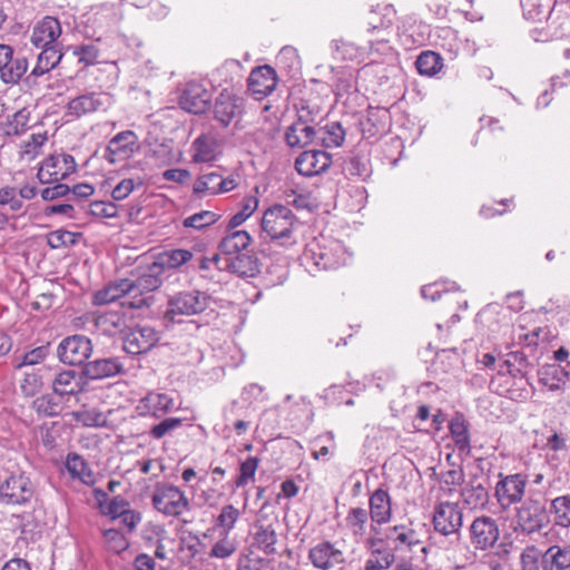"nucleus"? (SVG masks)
<instances>
[{"label": "nucleus", "mask_w": 570, "mask_h": 570, "mask_svg": "<svg viewBox=\"0 0 570 570\" xmlns=\"http://www.w3.org/2000/svg\"><path fill=\"white\" fill-rule=\"evenodd\" d=\"M119 301L125 317L140 316L142 308V283L136 279L121 278L110 282L92 296L96 306L107 305Z\"/></svg>", "instance_id": "nucleus-1"}, {"label": "nucleus", "mask_w": 570, "mask_h": 570, "mask_svg": "<svg viewBox=\"0 0 570 570\" xmlns=\"http://www.w3.org/2000/svg\"><path fill=\"white\" fill-rule=\"evenodd\" d=\"M298 224L293 212L284 205H275L264 212L261 227L266 235L279 245L289 246L296 243L295 225Z\"/></svg>", "instance_id": "nucleus-2"}, {"label": "nucleus", "mask_w": 570, "mask_h": 570, "mask_svg": "<svg viewBox=\"0 0 570 570\" xmlns=\"http://www.w3.org/2000/svg\"><path fill=\"white\" fill-rule=\"evenodd\" d=\"M304 258L320 271H331L345 265L350 255L341 240L322 238L307 245Z\"/></svg>", "instance_id": "nucleus-3"}, {"label": "nucleus", "mask_w": 570, "mask_h": 570, "mask_svg": "<svg viewBox=\"0 0 570 570\" xmlns=\"http://www.w3.org/2000/svg\"><path fill=\"white\" fill-rule=\"evenodd\" d=\"M153 508L166 518L180 519L191 510V502L186 493L178 487L157 482L150 494Z\"/></svg>", "instance_id": "nucleus-4"}, {"label": "nucleus", "mask_w": 570, "mask_h": 570, "mask_svg": "<svg viewBox=\"0 0 570 570\" xmlns=\"http://www.w3.org/2000/svg\"><path fill=\"white\" fill-rule=\"evenodd\" d=\"M209 295L200 291H186L176 294L167 302L164 318L168 322H180L176 316H191L203 313L209 306Z\"/></svg>", "instance_id": "nucleus-5"}, {"label": "nucleus", "mask_w": 570, "mask_h": 570, "mask_svg": "<svg viewBox=\"0 0 570 570\" xmlns=\"http://www.w3.org/2000/svg\"><path fill=\"white\" fill-rule=\"evenodd\" d=\"M432 524L438 533L444 537L453 535L460 540L463 525L462 508L456 502L436 503L433 509Z\"/></svg>", "instance_id": "nucleus-6"}, {"label": "nucleus", "mask_w": 570, "mask_h": 570, "mask_svg": "<svg viewBox=\"0 0 570 570\" xmlns=\"http://www.w3.org/2000/svg\"><path fill=\"white\" fill-rule=\"evenodd\" d=\"M212 112L214 120L226 128L242 119L245 112V100L235 92L224 89L215 98Z\"/></svg>", "instance_id": "nucleus-7"}, {"label": "nucleus", "mask_w": 570, "mask_h": 570, "mask_svg": "<svg viewBox=\"0 0 570 570\" xmlns=\"http://www.w3.org/2000/svg\"><path fill=\"white\" fill-rule=\"evenodd\" d=\"M35 495V487L24 473L10 474L0 482V502L7 505H24Z\"/></svg>", "instance_id": "nucleus-8"}, {"label": "nucleus", "mask_w": 570, "mask_h": 570, "mask_svg": "<svg viewBox=\"0 0 570 570\" xmlns=\"http://www.w3.org/2000/svg\"><path fill=\"white\" fill-rule=\"evenodd\" d=\"M500 480L494 489V497L498 503L503 508H510L520 503L524 497L528 478L522 473L503 475L499 474Z\"/></svg>", "instance_id": "nucleus-9"}, {"label": "nucleus", "mask_w": 570, "mask_h": 570, "mask_svg": "<svg viewBox=\"0 0 570 570\" xmlns=\"http://www.w3.org/2000/svg\"><path fill=\"white\" fill-rule=\"evenodd\" d=\"M29 68L22 53H16L9 45H0V80L4 85H18Z\"/></svg>", "instance_id": "nucleus-10"}, {"label": "nucleus", "mask_w": 570, "mask_h": 570, "mask_svg": "<svg viewBox=\"0 0 570 570\" xmlns=\"http://www.w3.org/2000/svg\"><path fill=\"white\" fill-rule=\"evenodd\" d=\"M76 169L77 163L71 155H50L42 161L37 177L41 184H52L66 179Z\"/></svg>", "instance_id": "nucleus-11"}, {"label": "nucleus", "mask_w": 570, "mask_h": 570, "mask_svg": "<svg viewBox=\"0 0 570 570\" xmlns=\"http://www.w3.org/2000/svg\"><path fill=\"white\" fill-rule=\"evenodd\" d=\"M57 352L62 363L82 365L91 355V341L85 335H72L60 342Z\"/></svg>", "instance_id": "nucleus-12"}, {"label": "nucleus", "mask_w": 570, "mask_h": 570, "mask_svg": "<svg viewBox=\"0 0 570 570\" xmlns=\"http://www.w3.org/2000/svg\"><path fill=\"white\" fill-rule=\"evenodd\" d=\"M469 533L471 544L476 550H487L495 544L500 535V530L493 518L482 515L472 521Z\"/></svg>", "instance_id": "nucleus-13"}, {"label": "nucleus", "mask_w": 570, "mask_h": 570, "mask_svg": "<svg viewBox=\"0 0 570 570\" xmlns=\"http://www.w3.org/2000/svg\"><path fill=\"white\" fill-rule=\"evenodd\" d=\"M358 127L365 139H379L391 127V115L383 107H368L366 114L358 120Z\"/></svg>", "instance_id": "nucleus-14"}, {"label": "nucleus", "mask_w": 570, "mask_h": 570, "mask_svg": "<svg viewBox=\"0 0 570 570\" xmlns=\"http://www.w3.org/2000/svg\"><path fill=\"white\" fill-rule=\"evenodd\" d=\"M111 105V96L107 92H86L72 98L67 105V115L80 118L87 114L106 110Z\"/></svg>", "instance_id": "nucleus-15"}, {"label": "nucleus", "mask_w": 570, "mask_h": 570, "mask_svg": "<svg viewBox=\"0 0 570 570\" xmlns=\"http://www.w3.org/2000/svg\"><path fill=\"white\" fill-rule=\"evenodd\" d=\"M307 558L317 570H332L345 563L344 552L327 540L313 546L308 550Z\"/></svg>", "instance_id": "nucleus-16"}, {"label": "nucleus", "mask_w": 570, "mask_h": 570, "mask_svg": "<svg viewBox=\"0 0 570 570\" xmlns=\"http://www.w3.org/2000/svg\"><path fill=\"white\" fill-rule=\"evenodd\" d=\"M518 522L524 532L534 533L546 528L550 523V518L540 501L530 500L518 511Z\"/></svg>", "instance_id": "nucleus-17"}, {"label": "nucleus", "mask_w": 570, "mask_h": 570, "mask_svg": "<svg viewBox=\"0 0 570 570\" xmlns=\"http://www.w3.org/2000/svg\"><path fill=\"white\" fill-rule=\"evenodd\" d=\"M210 100L212 94L204 85L190 81L179 97V105L186 111L198 115L208 109Z\"/></svg>", "instance_id": "nucleus-18"}, {"label": "nucleus", "mask_w": 570, "mask_h": 570, "mask_svg": "<svg viewBox=\"0 0 570 570\" xmlns=\"http://www.w3.org/2000/svg\"><path fill=\"white\" fill-rule=\"evenodd\" d=\"M332 165V156L325 150H305L295 160V169L305 177L326 171Z\"/></svg>", "instance_id": "nucleus-19"}, {"label": "nucleus", "mask_w": 570, "mask_h": 570, "mask_svg": "<svg viewBox=\"0 0 570 570\" xmlns=\"http://www.w3.org/2000/svg\"><path fill=\"white\" fill-rule=\"evenodd\" d=\"M248 90L256 99H263L271 95L277 86V75L268 65L256 67L252 70L248 80Z\"/></svg>", "instance_id": "nucleus-20"}, {"label": "nucleus", "mask_w": 570, "mask_h": 570, "mask_svg": "<svg viewBox=\"0 0 570 570\" xmlns=\"http://www.w3.org/2000/svg\"><path fill=\"white\" fill-rule=\"evenodd\" d=\"M138 149L139 144L136 134L134 131L126 130L117 134L112 139H110L105 157L109 163L115 164L129 158Z\"/></svg>", "instance_id": "nucleus-21"}, {"label": "nucleus", "mask_w": 570, "mask_h": 570, "mask_svg": "<svg viewBox=\"0 0 570 570\" xmlns=\"http://www.w3.org/2000/svg\"><path fill=\"white\" fill-rule=\"evenodd\" d=\"M61 33L60 21L55 17L46 16L35 24L30 41L35 47L60 45L58 38Z\"/></svg>", "instance_id": "nucleus-22"}, {"label": "nucleus", "mask_w": 570, "mask_h": 570, "mask_svg": "<svg viewBox=\"0 0 570 570\" xmlns=\"http://www.w3.org/2000/svg\"><path fill=\"white\" fill-rule=\"evenodd\" d=\"M370 517L372 522L382 525L392 519V501L389 492L382 488L376 489L370 497Z\"/></svg>", "instance_id": "nucleus-23"}, {"label": "nucleus", "mask_w": 570, "mask_h": 570, "mask_svg": "<svg viewBox=\"0 0 570 570\" xmlns=\"http://www.w3.org/2000/svg\"><path fill=\"white\" fill-rule=\"evenodd\" d=\"M40 48L41 52L38 55L37 63L28 75L27 80H36L37 78L55 69L63 57L60 45H51Z\"/></svg>", "instance_id": "nucleus-24"}, {"label": "nucleus", "mask_w": 570, "mask_h": 570, "mask_svg": "<svg viewBox=\"0 0 570 570\" xmlns=\"http://www.w3.org/2000/svg\"><path fill=\"white\" fill-rule=\"evenodd\" d=\"M317 127L294 121L284 134V139L289 148H304L317 140Z\"/></svg>", "instance_id": "nucleus-25"}, {"label": "nucleus", "mask_w": 570, "mask_h": 570, "mask_svg": "<svg viewBox=\"0 0 570 570\" xmlns=\"http://www.w3.org/2000/svg\"><path fill=\"white\" fill-rule=\"evenodd\" d=\"M175 161L173 141L164 139L155 142L145 139V163L154 166H166Z\"/></svg>", "instance_id": "nucleus-26"}, {"label": "nucleus", "mask_w": 570, "mask_h": 570, "mask_svg": "<svg viewBox=\"0 0 570 570\" xmlns=\"http://www.w3.org/2000/svg\"><path fill=\"white\" fill-rule=\"evenodd\" d=\"M539 382L550 392H562L570 382L569 372L557 364H549L539 371Z\"/></svg>", "instance_id": "nucleus-27"}, {"label": "nucleus", "mask_w": 570, "mask_h": 570, "mask_svg": "<svg viewBox=\"0 0 570 570\" xmlns=\"http://www.w3.org/2000/svg\"><path fill=\"white\" fill-rule=\"evenodd\" d=\"M222 268L242 278L255 277L259 273L258 259L247 254L226 258Z\"/></svg>", "instance_id": "nucleus-28"}, {"label": "nucleus", "mask_w": 570, "mask_h": 570, "mask_svg": "<svg viewBox=\"0 0 570 570\" xmlns=\"http://www.w3.org/2000/svg\"><path fill=\"white\" fill-rule=\"evenodd\" d=\"M122 371V364L116 357L97 358L83 366V374L90 380H104Z\"/></svg>", "instance_id": "nucleus-29"}, {"label": "nucleus", "mask_w": 570, "mask_h": 570, "mask_svg": "<svg viewBox=\"0 0 570 570\" xmlns=\"http://www.w3.org/2000/svg\"><path fill=\"white\" fill-rule=\"evenodd\" d=\"M449 430L456 450L463 454L471 452L469 423L462 413H455L449 422Z\"/></svg>", "instance_id": "nucleus-30"}, {"label": "nucleus", "mask_w": 570, "mask_h": 570, "mask_svg": "<svg viewBox=\"0 0 570 570\" xmlns=\"http://www.w3.org/2000/svg\"><path fill=\"white\" fill-rule=\"evenodd\" d=\"M217 139L212 134L199 135L191 144V158L194 163H209L217 156Z\"/></svg>", "instance_id": "nucleus-31"}, {"label": "nucleus", "mask_w": 570, "mask_h": 570, "mask_svg": "<svg viewBox=\"0 0 570 570\" xmlns=\"http://www.w3.org/2000/svg\"><path fill=\"white\" fill-rule=\"evenodd\" d=\"M252 242L250 235L246 230L227 229V234L218 244V249L224 255H235L246 249Z\"/></svg>", "instance_id": "nucleus-32"}, {"label": "nucleus", "mask_w": 570, "mask_h": 570, "mask_svg": "<svg viewBox=\"0 0 570 570\" xmlns=\"http://www.w3.org/2000/svg\"><path fill=\"white\" fill-rule=\"evenodd\" d=\"M81 377L73 370L58 373L52 382L53 393L60 397L76 395L81 391Z\"/></svg>", "instance_id": "nucleus-33"}, {"label": "nucleus", "mask_w": 570, "mask_h": 570, "mask_svg": "<svg viewBox=\"0 0 570 570\" xmlns=\"http://www.w3.org/2000/svg\"><path fill=\"white\" fill-rule=\"evenodd\" d=\"M529 365H530V363H529L528 356L523 352H521V351L510 352L509 354H507V357L504 358V361H502L498 365V374L499 375L509 374L513 379L524 377Z\"/></svg>", "instance_id": "nucleus-34"}, {"label": "nucleus", "mask_w": 570, "mask_h": 570, "mask_svg": "<svg viewBox=\"0 0 570 570\" xmlns=\"http://www.w3.org/2000/svg\"><path fill=\"white\" fill-rule=\"evenodd\" d=\"M316 144L325 148L341 147L345 140L346 131L338 121H331L324 126L317 127Z\"/></svg>", "instance_id": "nucleus-35"}, {"label": "nucleus", "mask_w": 570, "mask_h": 570, "mask_svg": "<svg viewBox=\"0 0 570 570\" xmlns=\"http://www.w3.org/2000/svg\"><path fill=\"white\" fill-rule=\"evenodd\" d=\"M386 539L394 544V549L396 550L402 548L412 550L414 546L420 543L416 531L404 524L389 528Z\"/></svg>", "instance_id": "nucleus-36"}, {"label": "nucleus", "mask_w": 570, "mask_h": 570, "mask_svg": "<svg viewBox=\"0 0 570 570\" xmlns=\"http://www.w3.org/2000/svg\"><path fill=\"white\" fill-rule=\"evenodd\" d=\"M94 494L101 513L110 517L112 520L118 519L126 510H128L129 503L120 497H115L109 500L108 494L100 489H95Z\"/></svg>", "instance_id": "nucleus-37"}, {"label": "nucleus", "mask_w": 570, "mask_h": 570, "mask_svg": "<svg viewBox=\"0 0 570 570\" xmlns=\"http://www.w3.org/2000/svg\"><path fill=\"white\" fill-rule=\"evenodd\" d=\"M66 469L72 479H78L85 484L95 483L94 472L79 454L72 452L67 455Z\"/></svg>", "instance_id": "nucleus-38"}, {"label": "nucleus", "mask_w": 570, "mask_h": 570, "mask_svg": "<svg viewBox=\"0 0 570 570\" xmlns=\"http://www.w3.org/2000/svg\"><path fill=\"white\" fill-rule=\"evenodd\" d=\"M175 407L174 399L166 393L149 392L145 395V414L159 417Z\"/></svg>", "instance_id": "nucleus-39"}, {"label": "nucleus", "mask_w": 570, "mask_h": 570, "mask_svg": "<svg viewBox=\"0 0 570 570\" xmlns=\"http://www.w3.org/2000/svg\"><path fill=\"white\" fill-rule=\"evenodd\" d=\"M59 396L53 394H43L36 397L32 401L31 409L39 415L43 417H56L59 416L63 410L61 401L58 399Z\"/></svg>", "instance_id": "nucleus-40"}, {"label": "nucleus", "mask_w": 570, "mask_h": 570, "mask_svg": "<svg viewBox=\"0 0 570 570\" xmlns=\"http://www.w3.org/2000/svg\"><path fill=\"white\" fill-rule=\"evenodd\" d=\"M277 534L272 525H257L253 544L266 556L276 553Z\"/></svg>", "instance_id": "nucleus-41"}, {"label": "nucleus", "mask_w": 570, "mask_h": 570, "mask_svg": "<svg viewBox=\"0 0 570 570\" xmlns=\"http://www.w3.org/2000/svg\"><path fill=\"white\" fill-rule=\"evenodd\" d=\"M296 110V120L308 126L317 125L318 119L322 118V108L318 104L307 99H299L294 105Z\"/></svg>", "instance_id": "nucleus-42"}, {"label": "nucleus", "mask_w": 570, "mask_h": 570, "mask_svg": "<svg viewBox=\"0 0 570 570\" xmlns=\"http://www.w3.org/2000/svg\"><path fill=\"white\" fill-rule=\"evenodd\" d=\"M465 505L469 508L484 507L489 500L488 490L473 481L469 482L460 492Z\"/></svg>", "instance_id": "nucleus-43"}, {"label": "nucleus", "mask_w": 570, "mask_h": 570, "mask_svg": "<svg viewBox=\"0 0 570 570\" xmlns=\"http://www.w3.org/2000/svg\"><path fill=\"white\" fill-rule=\"evenodd\" d=\"M193 258V253L187 249H171L157 255L156 263L164 269L178 268Z\"/></svg>", "instance_id": "nucleus-44"}, {"label": "nucleus", "mask_w": 570, "mask_h": 570, "mask_svg": "<svg viewBox=\"0 0 570 570\" xmlns=\"http://www.w3.org/2000/svg\"><path fill=\"white\" fill-rule=\"evenodd\" d=\"M415 67L420 75L432 77L442 69L443 59L439 53L426 50L419 55Z\"/></svg>", "instance_id": "nucleus-45"}, {"label": "nucleus", "mask_w": 570, "mask_h": 570, "mask_svg": "<svg viewBox=\"0 0 570 570\" xmlns=\"http://www.w3.org/2000/svg\"><path fill=\"white\" fill-rule=\"evenodd\" d=\"M550 513L553 514L554 524L570 527V494H563L551 500Z\"/></svg>", "instance_id": "nucleus-46"}, {"label": "nucleus", "mask_w": 570, "mask_h": 570, "mask_svg": "<svg viewBox=\"0 0 570 570\" xmlns=\"http://www.w3.org/2000/svg\"><path fill=\"white\" fill-rule=\"evenodd\" d=\"M240 514V511L233 504L223 505L220 512L215 518L214 531L218 530L219 533H229L235 528Z\"/></svg>", "instance_id": "nucleus-47"}, {"label": "nucleus", "mask_w": 570, "mask_h": 570, "mask_svg": "<svg viewBox=\"0 0 570 570\" xmlns=\"http://www.w3.org/2000/svg\"><path fill=\"white\" fill-rule=\"evenodd\" d=\"M344 170L352 177L366 180L372 175L371 161L366 156L355 155L345 161Z\"/></svg>", "instance_id": "nucleus-48"}, {"label": "nucleus", "mask_w": 570, "mask_h": 570, "mask_svg": "<svg viewBox=\"0 0 570 570\" xmlns=\"http://www.w3.org/2000/svg\"><path fill=\"white\" fill-rule=\"evenodd\" d=\"M220 174L217 171H208L198 176L193 185V191L196 195H217Z\"/></svg>", "instance_id": "nucleus-49"}, {"label": "nucleus", "mask_w": 570, "mask_h": 570, "mask_svg": "<svg viewBox=\"0 0 570 570\" xmlns=\"http://www.w3.org/2000/svg\"><path fill=\"white\" fill-rule=\"evenodd\" d=\"M30 111L22 108L9 116L4 124V132L8 136H20L29 128Z\"/></svg>", "instance_id": "nucleus-50"}, {"label": "nucleus", "mask_w": 570, "mask_h": 570, "mask_svg": "<svg viewBox=\"0 0 570 570\" xmlns=\"http://www.w3.org/2000/svg\"><path fill=\"white\" fill-rule=\"evenodd\" d=\"M258 198L256 196H247L242 202L240 209L234 214L227 224V229H235L249 218L258 207Z\"/></svg>", "instance_id": "nucleus-51"}, {"label": "nucleus", "mask_w": 570, "mask_h": 570, "mask_svg": "<svg viewBox=\"0 0 570 570\" xmlns=\"http://www.w3.org/2000/svg\"><path fill=\"white\" fill-rule=\"evenodd\" d=\"M368 513L363 508L350 509L345 521L354 537H363L366 533Z\"/></svg>", "instance_id": "nucleus-52"}, {"label": "nucleus", "mask_w": 570, "mask_h": 570, "mask_svg": "<svg viewBox=\"0 0 570 570\" xmlns=\"http://www.w3.org/2000/svg\"><path fill=\"white\" fill-rule=\"evenodd\" d=\"M236 541L229 537V533H219L218 540L213 544L208 557L216 559H226L236 552Z\"/></svg>", "instance_id": "nucleus-53"}, {"label": "nucleus", "mask_w": 570, "mask_h": 570, "mask_svg": "<svg viewBox=\"0 0 570 570\" xmlns=\"http://www.w3.org/2000/svg\"><path fill=\"white\" fill-rule=\"evenodd\" d=\"M48 140L46 132L32 134L28 140L21 145L20 156L28 160H33L41 153V148Z\"/></svg>", "instance_id": "nucleus-54"}, {"label": "nucleus", "mask_w": 570, "mask_h": 570, "mask_svg": "<svg viewBox=\"0 0 570 570\" xmlns=\"http://www.w3.org/2000/svg\"><path fill=\"white\" fill-rule=\"evenodd\" d=\"M258 464L259 459L256 456H248L245 461L240 462L239 474L235 480L236 488H243L254 480Z\"/></svg>", "instance_id": "nucleus-55"}, {"label": "nucleus", "mask_w": 570, "mask_h": 570, "mask_svg": "<svg viewBox=\"0 0 570 570\" xmlns=\"http://www.w3.org/2000/svg\"><path fill=\"white\" fill-rule=\"evenodd\" d=\"M219 215L210 210H202L184 219L183 225L186 228L203 229L215 224Z\"/></svg>", "instance_id": "nucleus-56"}, {"label": "nucleus", "mask_w": 570, "mask_h": 570, "mask_svg": "<svg viewBox=\"0 0 570 570\" xmlns=\"http://www.w3.org/2000/svg\"><path fill=\"white\" fill-rule=\"evenodd\" d=\"M79 235L80 234L60 228L48 234L47 243L48 246L53 249L68 247L77 243V236Z\"/></svg>", "instance_id": "nucleus-57"}, {"label": "nucleus", "mask_w": 570, "mask_h": 570, "mask_svg": "<svg viewBox=\"0 0 570 570\" xmlns=\"http://www.w3.org/2000/svg\"><path fill=\"white\" fill-rule=\"evenodd\" d=\"M313 444L317 449L312 451V456L315 460L327 459L335 449L333 432H326L324 435H320L314 440Z\"/></svg>", "instance_id": "nucleus-58"}, {"label": "nucleus", "mask_w": 570, "mask_h": 570, "mask_svg": "<svg viewBox=\"0 0 570 570\" xmlns=\"http://www.w3.org/2000/svg\"><path fill=\"white\" fill-rule=\"evenodd\" d=\"M142 327L136 325V328L126 334L122 342V350L131 356H140L142 354Z\"/></svg>", "instance_id": "nucleus-59"}, {"label": "nucleus", "mask_w": 570, "mask_h": 570, "mask_svg": "<svg viewBox=\"0 0 570 570\" xmlns=\"http://www.w3.org/2000/svg\"><path fill=\"white\" fill-rule=\"evenodd\" d=\"M99 48L94 43H86L72 47V53L83 66H92L98 62Z\"/></svg>", "instance_id": "nucleus-60"}, {"label": "nucleus", "mask_w": 570, "mask_h": 570, "mask_svg": "<svg viewBox=\"0 0 570 570\" xmlns=\"http://www.w3.org/2000/svg\"><path fill=\"white\" fill-rule=\"evenodd\" d=\"M440 482L448 487L446 493L452 495L455 492V488L463 484L464 472L461 468L444 471L440 474Z\"/></svg>", "instance_id": "nucleus-61"}, {"label": "nucleus", "mask_w": 570, "mask_h": 570, "mask_svg": "<svg viewBox=\"0 0 570 570\" xmlns=\"http://www.w3.org/2000/svg\"><path fill=\"white\" fill-rule=\"evenodd\" d=\"M49 354V344L38 346L27 353H24L21 357V361L14 366L16 368H21L23 366L37 365L45 361V358Z\"/></svg>", "instance_id": "nucleus-62"}, {"label": "nucleus", "mask_w": 570, "mask_h": 570, "mask_svg": "<svg viewBox=\"0 0 570 570\" xmlns=\"http://www.w3.org/2000/svg\"><path fill=\"white\" fill-rule=\"evenodd\" d=\"M164 273L165 271L156 262L149 264L145 271V292H153L160 287Z\"/></svg>", "instance_id": "nucleus-63"}, {"label": "nucleus", "mask_w": 570, "mask_h": 570, "mask_svg": "<svg viewBox=\"0 0 570 570\" xmlns=\"http://www.w3.org/2000/svg\"><path fill=\"white\" fill-rule=\"evenodd\" d=\"M0 205L9 206L12 212H19L23 207V200H20L14 187L4 186L0 188Z\"/></svg>", "instance_id": "nucleus-64"}]
</instances>
